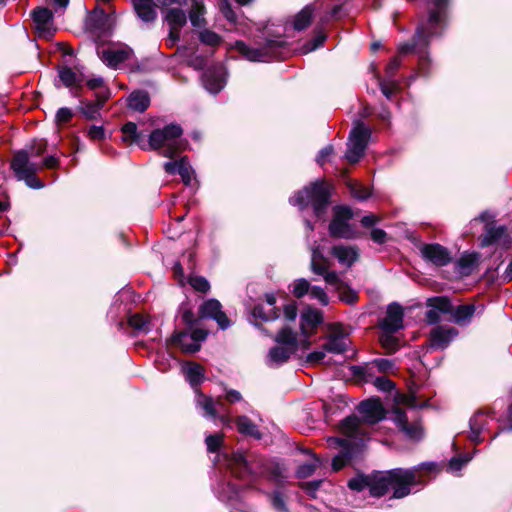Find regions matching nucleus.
I'll use <instances>...</instances> for the list:
<instances>
[{
    "mask_svg": "<svg viewBox=\"0 0 512 512\" xmlns=\"http://www.w3.org/2000/svg\"><path fill=\"white\" fill-rule=\"evenodd\" d=\"M205 86L212 93H218L223 88L222 80L213 75L205 74Z\"/></svg>",
    "mask_w": 512,
    "mask_h": 512,
    "instance_id": "e2e57ef3",
    "label": "nucleus"
},
{
    "mask_svg": "<svg viewBox=\"0 0 512 512\" xmlns=\"http://www.w3.org/2000/svg\"><path fill=\"white\" fill-rule=\"evenodd\" d=\"M393 334L394 333L382 331L379 335V342L388 355L394 354L399 349V339Z\"/></svg>",
    "mask_w": 512,
    "mask_h": 512,
    "instance_id": "a19ab883",
    "label": "nucleus"
},
{
    "mask_svg": "<svg viewBox=\"0 0 512 512\" xmlns=\"http://www.w3.org/2000/svg\"><path fill=\"white\" fill-rule=\"evenodd\" d=\"M137 16L146 23L154 22L157 18L155 0H132Z\"/></svg>",
    "mask_w": 512,
    "mask_h": 512,
    "instance_id": "412c9836",
    "label": "nucleus"
},
{
    "mask_svg": "<svg viewBox=\"0 0 512 512\" xmlns=\"http://www.w3.org/2000/svg\"><path fill=\"white\" fill-rule=\"evenodd\" d=\"M222 305L217 299L205 300L199 306V319H213L216 314L221 310Z\"/></svg>",
    "mask_w": 512,
    "mask_h": 512,
    "instance_id": "c9c22d12",
    "label": "nucleus"
},
{
    "mask_svg": "<svg viewBox=\"0 0 512 512\" xmlns=\"http://www.w3.org/2000/svg\"><path fill=\"white\" fill-rule=\"evenodd\" d=\"M457 335L458 330L456 328L438 325L430 331L428 343L429 346L435 350H444Z\"/></svg>",
    "mask_w": 512,
    "mask_h": 512,
    "instance_id": "f3484780",
    "label": "nucleus"
},
{
    "mask_svg": "<svg viewBox=\"0 0 512 512\" xmlns=\"http://www.w3.org/2000/svg\"><path fill=\"white\" fill-rule=\"evenodd\" d=\"M111 97L110 88H105L95 93V100L81 99L79 106L77 107L78 112L89 121L98 120L101 118V109L105 103Z\"/></svg>",
    "mask_w": 512,
    "mask_h": 512,
    "instance_id": "ddd939ff",
    "label": "nucleus"
},
{
    "mask_svg": "<svg viewBox=\"0 0 512 512\" xmlns=\"http://www.w3.org/2000/svg\"><path fill=\"white\" fill-rule=\"evenodd\" d=\"M335 441L342 449L340 454L348 459H353L359 450V444L349 439L336 438Z\"/></svg>",
    "mask_w": 512,
    "mask_h": 512,
    "instance_id": "c03bdc74",
    "label": "nucleus"
},
{
    "mask_svg": "<svg viewBox=\"0 0 512 512\" xmlns=\"http://www.w3.org/2000/svg\"><path fill=\"white\" fill-rule=\"evenodd\" d=\"M58 77L61 83L67 87L72 88L76 86L77 83V75L76 73L68 66L58 67Z\"/></svg>",
    "mask_w": 512,
    "mask_h": 512,
    "instance_id": "a18cd8bd",
    "label": "nucleus"
},
{
    "mask_svg": "<svg viewBox=\"0 0 512 512\" xmlns=\"http://www.w3.org/2000/svg\"><path fill=\"white\" fill-rule=\"evenodd\" d=\"M178 168V175H180L183 183L189 185L191 183V166L189 165L187 156L182 157V164Z\"/></svg>",
    "mask_w": 512,
    "mask_h": 512,
    "instance_id": "338daca9",
    "label": "nucleus"
},
{
    "mask_svg": "<svg viewBox=\"0 0 512 512\" xmlns=\"http://www.w3.org/2000/svg\"><path fill=\"white\" fill-rule=\"evenodd\" d=\"M206 12L203 2L198 0H192V5L189 11V19L193 27L202 28L205 27L207 21L203 17Z\"/></svg>",
    "mask_w": 512,
    "mask_h": 512,
    "instance_id": "473e14b6",
    "label": "nucleus"
},
{
    "mask_svg": "<svg viewBox=\"0 0 512 512\" xmlns=\"http://www.w3.org/2000/svg\"><path fill=\"white\" fill-rule=\"evenodd\" d=\"M164 19L169 27L183 28L187 23V15L181 8H169Z\"/></svg>",
    "mask_w": 512,
    "mask_h": 512,
    "instance_id": "e433bc0d",
    "label": "nucleus"
},
{
    "mask_svg": "<svg viewBox=\"0 0 512 512\" xmlns=\"http://www.w3.org/2000/svg\"><path fill=\"white\" fill-rule=\"evenodd\" d=\"M228 468L231 474L239 480H257L258 472L255 468V460L247 459L244 452L238 450L227 456Z\"/></svg>",
    "mask_w": 512,
    "mask_h": 512,
    "instance_id": "9b49d317",
    "label": "nucleus"
},
{
    "mask_svg": "<svg viewBox=\"0 0 512 512\" xmlns=\"http://www.w3.org/2000/svg\"><path fill=\"white\" fill-rule=\"evenodd\" d=\"M186 379L193 388H196L205 379L204 367L196 362H190L186 369Z\"/></svg>",
    "mask_w": 512,
    "mask_h": 512,
    "instance_id": "f704fd0d",
    "label": "nucleus"
},
{
    "mask_svg": "<svg viewBox=\"0 0 512 512\" xmlns=\"http://www.w3.org/2000/svg\"><path fill=\"white\" fill-rule=\"evenodd\" d=\"M326 262L327 260L323 256V254H321L317 250L313 251V257L311 261V270L313 271V273L320 276L324 275L327 271Z\"/></svg>",
    "mask_w": 512,
    "mask_h": 512,
    "instance_id": "49530a36",
    "label": "nucleus"
},
{
    "mask_svg": "<svg viewBox=\"0 0 512 512\" xmlns=\"http://www.w3.org/2000/svg\"><path fill=\"white\" fill-rule=\"evenodd\" d=\"M128 324H129V326H131L133 329H135L137 331H145V332L149 331V328H148L149 321L144 315H142L140 313H135V314L130 315L128 317Z\"/></svg>",
    "mask_w": 512,
    "mask_h": 512,
    "instance_id": "603ef678",
    "label": "nucleus"
},
{
    "mask_svg": "<svg viewBox=\"0 0 512 512\" xmlns=\"http://www.w3.org/2000/svg\"><path fill=\"white\" fill-rule=\"evenodd\" d=\"M379 87L382 92V94L388 99L392 100L396 91L399 89L398 82L391 80V81H379Z\"/></svg>",
    "mask_w": 512,
    "mask_h": 512,
    "instance_id": "bf43d9fd",
    "label": "nucleus"
},
{
    "mask_svg": "<svg viewBox=\"0 0 512 512\" xmlns=\"http://www.w3.org/2000/svg\"><path fill=\"white\" fill-rule=\"evenodd\" d=\"M347 188L351 196L358 201H365L371 196V190L355 181H348Z\"/></svg>",
    "mask_w": 512,
    "mask_h": 512,
    "instance_id": "79ce46f5",
    "label": "nucleus"
},
{
    "mask_svg": "<svg viewBox=\"0 0 512 512\" xmlns=\"http://www.w3.org/2000/svg\"><path fill=\"white\" fill-rule=\"evenodd\" d=\"M422 479L417 475V469L394 468L390 473V489L392 499H402L408 496L412 488L422 484Z\"/></svg>",
    "mask_w": 512,
    "mask_h": 512,
    "instance_id": "1a4fd4ad",
    "label": "nucleus"
},
{
    "mask_svg": "<svg viewBox=\"0 0 512 512\" xmlns=\"http://www.w3.org/2000/svg\"><path fill=\"white\" fill-rule=\"evenodd\" d=\"M207 445V451L210 453H216L220 450L223 440L221 435L211 434L205 439Z\"/></svg>",
    "mask_w": 512,
    "mask_h": 512,
    "instance_id": "69168bd1",
    "label": "nucleus"
},
{
    "mask_svg": "<svg viewBox=\"0 0 512 512\" xmlns=\"http://www.w3.org/2000/svg\"><path fill=\"white\" fill-rule=\"evenodd\" d=\"M331 255L334 256L339 263L352 266L357 261L359 254L355 247H346L344 245H335L331 248Z\"/></svg>",
    "mask_w": 512,
    "mask_h": 512,
    "instance_id": "393cba45",
    "label": "nucleus"
},
{
    "mask_svg": "<svg viewBox=\"0 0 512 512\" xmlns=\"http://www.w3.org/2000/svg\"><path fill=\"white\" fill-rule=\"evenodd\" d=\"M314 6L306 5L294 17L293 28L296 31H303L308 28L312 22Z\"/></svg>",
    "mask_w": 512,
    "mask_h": 512,
    "instance_id": "2f4dec72",
    "label": "nucleus"
},
{
    "mask_svg": "<svg viewBox=\"0 0 512 512\" xmlns=\"http://www.w3.org/2000/svg\"><path fill=\"white\" fill-rule=\"evenodd\" d=\"M297 350L285 346H274L269 350V357L271 361L277 364L286 363L292 354Z\"/></svg>",
    "mask_w": 512,
    "mask_h": 512,
    "instance_id": "58836bf2",
    "label": "nucleus"
},
{
    "mask_svg": "<svg viewBox=\"0 0 512 512\" xmlns=\"http://www.w3.org/2000/svg\"><path fill=\"white\" fill-rule=\"evenodd\" d=\"M219 10L227 21L232 24L237 23V15L229 0H219Z\"/></svg>",
    "mask_w": 512,
    "mask_h": 512,
    "instance_id": "13d9d810",
    "label": "nucleus"
},
{
    "mask_svg": "<svg viewBox=\"0 0 512 512\" xmlns=\"http://www.w3.org/2000/svg\"><path fill=\"white\" fill-rule=\"evenodd\" d=\"M371 137V130L364 122L358 120L349 133V141L355 148L366 149Z\"/></svg>",
    "mask_w": 512,
    "mask_h": 512,
    "instance_id": "4be33fe9",
    "label": "nucleus"
},
{
    "mask_svg": "<svg viewBox=\"0 0 512 512\" xmlns=\"http://www.w3.org/2000/svg\"><path fill=\"white\" fill-rule=\"evenodd\" d=\"M274 341L281 346L293 348L294 350H297L298 348V339L296 333H294L290 326H284L281 328L274 338Z\"/></svg>",
    "mask_w": 512,
    "mask_h": 512,
    "instance_id": "72a5a7b5",
    "label": "nucleus"
},
{
    "mask_svg": "<svg viewBox=\"0 0 512 512\" xmlns=\"http://www.w3.org/2000/svg\"><path fill=\"white\" fill-rule=\"evenodd\" d=\"M484 229L485 234L480 238V246L482 248L497 243L502 237L507 235V227L505 225L495 227L492 223H487Z\"/></svg>",
    "mask_w": 512,
    "mask_h": 512,
    "instance_id": "b1692460",
    "label": "nucleus"
},
{
    "mask_svg": "<svg viewBox=\"0 0 512 512\" xmlns=\"http://www.w3.org/2000/svg\"><path fill=\"white\" fill-rule=\"evenodd\" d=\"M133 53L132 49L104 50L103 61L112 68H116L120 63L128 60Z\"/></svg>",
    "mask_w": 512,
    "mask_h": 512,
    "instance_id": "bb28decb",
    "label": "nucleus"
},
{
    "mask_svg": "<svg viewBox=\"0 0 512 512\" xmlns=\"http://www.w3.org/2000/svg\"><path fill=\"white\" fill-rule=\"evenodd\" d=\"M234 422L240 434L250 436L256 440L262 439L263 434L249 417L245 415L237 416Z\"/></svg>",
    "mask_w": 512,
    "mask_h": 512,
    "instance_id": "a878e982",
    "label": "nucleus"
},
{
    "mask_svg": "<svg viewBox=\"0 0 512 512\" xmlns=\"http://www.w3.org/2000/svg\"><path fill=\"white\" fill-rule=\"evenodd\" d=\"M324 321L323 312L319 309L307 306L300 315V323L316 329Z\"/></svg>",
    "mask_w": 512,
    "mask_h": 512,
    "instance_id": "7c9ffc66",
    "label": "nucleus"
},
{
    "mask_svg": "<svg viewBox=\"0 0 512 512\" xmlns=\"http://www.w3.org/2000/svg\"><path fill=\"white\" fill-rule=\"evenodd\" d=\"M488 413L489 412L484 409H479L470 418L469 426L471 434L469 438L474 444H480L483 442V438H481L480 435L487 424L486 416L488 415Z\"/></svg>",
    "mask_w": 512,
    "mask_h": 512,
    "instance_id": "aec40b11",
    "label": "nucleus"
},
{
    "mask_svg": "<svg viewBox=\"0 0 512 512\" xmlns=\"http://www.w3.org/2000/svg\"><path fill=\"white\" fill-rule=\"evenodd\" d=\"M183 128L178 123H170L163 128L153 129L148 135V145L151 151H158L163 157L174 159L189 145L187 139L182 138Z\"/></svg>",
    "mask_w": 512,
    "mask_h": 512,
    "instance_id": "7ed1b4c3",
    "label": "nucleus"
},
{
    "mask_svg": "<svg viewBox=\"0 0 512 512\" xmlns=\"http://www.w3.org/2000/svg\"><path fill=\"white\" fill-rule=\"evenodd\" d=\"M272 507L278 512H289L282 493L278 490L268 493Z\"/></svg>",
    "mask_w": 512,
    "mask_h": 512,
    "instance_id": "864d4df0",
    "label": "nucleus"
},
{
    "mask_svg": "<svg viewBox=\"0 0 512 512\" xmlns=\"http://www.w3.org/2000/svg\"><path fill=\"white\" fill-rule=\"evenodd\" d=\"M430 3L433 5V8L428 12L427 26L423 23L419 24L411 41L401 43L398 46V54L406 55L414 52L416 48H419L418 53H421L422 49H427L430 38L436 33L434 29H436L446 17L450 0H431Z\"/></svg>",
    "mask_w": 512,
    "mask_h": 512,
    "instance_id": "f03ea898",
    "label": "nucleus"
},
{
    "mask_svg": "<svg viewBox=\"0 0 512 512\" xmlns=\"http://www.w3.org/2000/svg\"><path fill=\"white\" fill-rule=\"evenodd\" d=\"M336 291L339 294V299L348 305H355L359 300L357 291L346 282L339 284V287H336Z\"/></svg>",
    "mask_w": 512,
    "mask_h": 512,
    "instance_id": "ea45409f",
    "label": "nucleus"
},
{
    "mask_svg": "<svg viewBox=\"0 0 512 512\" xmlns=\"http://www.w3.org/2000/svg\"><path fill=\"white\" fill-rule=\"evenodd\" d=\"M354 214L352 209L346 205H336L333 207V218L328 225L329 236L333 239L353 240L360 237L350 220Z\"/></svg>",
    "mask_w": 512,
    "mask_h": 512,
    "instance_id": "0eeeda50",
    "label": "nucleus"
},
{
    "mask_svg": "<svg viewBox=\"0 0 512 512\" xmlns=\"http://www.w3.org/2000/svg\"><path fill=\"white\" fill-rule=\"evenodd\" d=\"M31 18L38 31H45L46 25L53 20V13L47 7H36L31 11Z\"/></svg>",
    "mask_w": 512,
    "mask_h": 512,
    "instance_id": "c756f323",
    "label": "nucleus"
},
{
    "mask_svg": "<svg viewBox=\"0 0 512 512\" xmlns=\"http://www.w3.org/2000/svg\"><path fill=\"white\" fill-rule=\"evenodd\" d=\"M421 257L436 267H443L452 262L451 252L439 243H425L420 248Z\"/></svg>",
    "mask_w": 512,
    "mask_h": 512,
    "instance_id": "4468645a",
    "label": "nucleus"
},
{
    "mask_svg": "<svg viewBox=\"0 0 512 512\" xmlns=\"http://www.w3.org/2000/svg\"><path fill=\"white\" fill-rule=\"evenodd\" d=\"M358 412L361 414L363 423L374 425L385 418L386 411L380 398H369L358 405Z\"/></svg>",
    "mask_w": 512,
    "mask_h": 512,
    "instance_id": "2eb2a0df",
    "label": "nucleus"
},
{
    "mask_svg": "<svg viewBox=\"0 0 512 512\" xmlns=\"http://www.w3.org/2000/svg\"><path fill=\"white\" fill-rule=\"evenodd\" d=\"M314 462H307L298 466L296 470V477L298 479H306L314 474L317 467L320 466L321 460L316 454H312Z\"/></svg>",
    "mask_w": 512,
    "mask_h": 512,
    "instance_id": "37998d69",
    "label": "nucleus"
},
{
    "mask_svg": "<svg viewBox=\"0 0 512 512\" xmlns=\"http://www.w3.org/2000/svg\"><path fill=\"white\" fill-rule=\"evenodd\" d=\"M251 315L255 319L254 325L263 329L262 323L268 322V314L264 310V306L262 304H255L251 310Z\"/></svg>",
    "mask_w": 512,
    "mask_h": 512,
    "instance_id": "6e6d98bb",
    "label": "nucleus"
},
{
    "mask_svg": "<svg viewBox=\"0 0 512 512\" xmlns=\"http://www.w3.org/2000/svg\"><path fill=\"white\" fill-rule=\"evenodd\" d=\"M151 103L150 95L146 90H134L127 98V106L133 111L143 113Z\"/></svg>",
    "mask_w": 512,
    "mask_h": 512,
    "instance_id": "5701e85b",
    "label": "nucleus"
},
{
    "mask_svg": "<svg viewBox=\"0 0 512 512\" xmlns=\"http://www.w3.org/2000/svg\"><path fill=\"white\" fill-rule=\"evenodd\" d=\"M335 325L339 328V332L336 335L330 336L329 341L323 345V349L330 353L342 354L347 350V346L339 340L343 336L341 324L337 323Z\"/></svg>",
    "mask_w": 512,
    "mask_h": 512,
    "instance_id": "4c0bfd02",
    "label": "nucleus"
},
{
    "mask_svg": "<svg viewBox=\"0 0 512 512\" xmlns=\"http://www.w3.org/2000/svg\"><path fill=\"white\" fill-rule=\"evenodd\" d=\"M199 40L201 43L212 47L219 46L222 42L221 36L209 29H204L200 32Z\"/></svg>",
    "mask_w": 512,
    "mask_h": 512,
    "instance_id": "3c124183",
    "label": "nucleus"
},
{
    "mask_svg": "<svg viewBox=\"0 0 512 512\" xmlns=\"http://www.w3.org/2000/svg\"><path fill=\"white\" fill-rule=\"evenodd\" d=\"M362 423L360 417L353 413L342 419L338 428L340 433L348 438L363 437L365 433L361 427Z\"/></svg>",
    "mask_w": 512,
    "mask_h": 512,
    "instance_id": "a211bd4d",
    "label": "nucleus"
},
{
    "mask_svg": "<svg viewBox=\"0 0 512 512\" xmlns=\"http://www.w3.org/2000/svg\"><path fill=\"white\" fill-rule=\"evenodd\" d=\"M403 319V307L397 302H392L387 306L386 316L379 321L378 327L384 332L396 333L403 328Z\"/></svg>",
    "mask_w": 512,
    "mask_h": 512,
    "instance_id": "dca6fc26",
    "label": "nucleus"
},
{
    "mask_svg": "<svg viewBox=\"0 0 512 512\" xmlns=\"http://www.w3.org/2000/svg\"><path fill=\"white\" fill-rule=\"evenodd\" d=\"M74 116L73 111L67 107H61L57 110L55 115V122L57 125L68 124Z\"/></svg>",
    "mask_w": 512,
    "mask_h": 512,
    "instance_id": "0e129e2a",
    "label": "nucleus"
},
{
    "mask_svg": "<svg viewBox=\"0 0 512 512\" xmlns=\"http://www.w3.org/2000/svg\"><path fill=\"white\" fill-rule=\"evenodd\" d=\"M426 305L438 309L440 313L450 314L453 322L460 326L468 324L476 311L474 304H461L454 307L448 296L430 297Z\"/></svg>",
    "mask_w": 512,
    "mask_h": 512,
    "instance_id": "6e6552de",
    "label": "nucleus"
},
{
    "mask_svg": "<svg viewBox=\"0 0 512 512\" xmlns=\"http://www.w3.org/2000/svg\"><path fill=\"white\" fill-rule=\"evenodd\" d=\"M188 283L195 291L201 293H207L211 288L209 281L203 276H190Z\"/></svg>",
    "mask_w": 512,
    "mask_h": 512,
    "instance_id": "5fc2aeb1",
    "label": "nucleus"
},
{
    "mask_svg": "<svg viewBox=\"0 0 512 512\" xmlns=\"http://www.w3.org/2000/svg\"><path fill=\"white\" fill-rule=\"evenodd\" d=\"M327 39V35L324 31V28L320 25H317L314 29V35L311 39L306 41L302 47L300 48L301 54H308L319 47H321Z\"/></svg>",
    "mask_w": 512,
    "mask_h": 512,
    "instance_id": "cd10ccee",
    "label": "nucleus"
},
{
    "mask_svg": "<svg viewBox=\"0 0 512 512\" xmlns=\"http://www.w3.org/2000/svg\"><path fill=\"white\" fill-rule=\"evenodd\" d=\"M390 473L391 470H373L369 474L357 472L354 477L348 480L347 487L355 492H362L365 488H368L371 497L381 498L390 490Z\"/></svg>",
    "mask_w": 512,
    "mask_h": 512,
    "instance_id": "39448f33",
    "label": "nucleus"
},
{
    "mask_svg": "<svg viewBox=\"0 0 512 512\" xmlns=\"http://www.w3.org/2000/svg\"><path fill=\"white\" fill-rule=\"evenodd\" d=\"M407 438L413 441H419L423 437V428L419 423H407L401 429Z\"/></svg>",
    "mask_w": 512,
    "mask_h": 512,
    "instance_id": "de8ad7c7",
    "label": "nucleus"
},
{
    "mask_svg": "<svg viewBox=\"0 0 512 512\" xmlns=\"http://www.w3.org/2000/svg\"><path fill=\"white\" fill-rule=\"evenodd\" d=\"M258 47H249L244 41L237 40L235 49L248 61L271 62L285 60L289 54L288 42L283 39H272L269 36L258 43Z\"/></svg>",
    "mask_w": 512,
    "mask_h": 512,
    "instance_id": "20e7f679",
    "label": "nucleus"
},
{
    "mask_svg": "<svg viewBox=\"0 0 512 512\" xmlns=\"http://www.w3.org/2000/svg\"><path fill=\"white\" fill-rule=\"evenodd\" d=\"M122 132V141L129 145L132 139L137 135L138 127L135 122L128 121L120 128Z\"/></svg>",
    "mask_w": 512,
    "mask_h": 512,
    "instance_id": "4d7b16f0",
    "label": "nucleus"
},
{
    "mask_svg": "<svg viewBox=\"0 0 512 512\" xmlns=\"http://www.w3.org/2000/svg\"><path fill=\"white\" fill-rule=\"evenodd\" d=\"M365 149L355 148V145H350L345 153V158L350 164H355L363 157Z\"/></svg>",
    "mask_w": 512,
    "mask_h": 512,
    "instance_id": "774afa93",
    "label": "nucleus"
},
{
    "mask_svg": "<svg viewBox=\"0 0 512 512\" xmlns=\"http://www.w3.org/2000/svg\"><path fill=\"white\" fill-rule=\"evenodd\" d=\"M373 384L378 390L383 392H391L396 387L395 382L386 376L376 377Z\"/></svg>",
    "mask_w": 512,
    "mask_h": 512,
    "instance_id": "680f3d73",
    "label": "nucleus"
},
{
    "mask_svg": "<svg viewBox=\"0 0 512 512\" xmlns=\"http://www.w3.org/2000/svg\"><path fill=\"white\" fill-rule=\"evenodd\" d=\"M333 190V184L324 178L317 179L297 190L293 197L289 199V203L297 206L300 210H304L310 205L315 217L321 219L325 216L331 204Z\"/></svg>",
    "mask_w": 512,
    "mask_h": 512,
    "instance_id": "f257e3e1",
    "label": "nucleus"
},
{
    "mask_svg": "<svg viewBox=\"0 0 512 512\" xmlns=\"http://www.w3.org/2000/svg\"><path fill=\"white\" fill-rule=\"evenodd\" d=\"M10 169L14 172L16 179L24 181L29 188L42 189L45 186L44 182L37 176V171L40 170L39 165L30 161L26 149H20L13 153Z\"/></svg>",
    "mask_w": 512,
    "mask_h": 512,
    "instance_id": "423d86ee",
    "label": "nucleus"
},
{
    "mask_svg": "<svg viewBox=\"0 0 512 512\" xmlns=\"http://www.w3.org/2000/svg\"><path fill=\"white\" fill-rule=\"evenodd\" d=\"M479 257L478 252L463 253L456 261V266L460 269L461 275H470L472 270L478 265Z\"/></svg>",
    "mask_w": 512,
    "mask_h": 512,
    "instance_id": "c85d7f7f",
    "label": "nucleus"
},
{
    "mask_svg": "<svg viewBox=\"0 0 512 512\" xmlns=\"http://www.w3.org/2000/svg\"><path fill=\"white\" fill-rule=\"evenodd\" d=\"M47 148L48 142L46 139H33L25 149L28 151L29 156L40 157L47 151Z\"/></svg>",
    "mask_w": 512,
    "mask_h": 512,
    "instance_id": "09e8293b",
    "label": "nucleus"
},
{
    "mask_svg": "<svg viewBox=\"0 0 512 512\" xmlns=\"http://www.w3.org/2000/svg\"><path fill=\"white\" fill-rule=\"evenodd\" d=\"M109 16L104 9L93 10L86 19L85 26L91 33L102 34L108 29Z\"/></svg>",
    "mask_w": 512,
    "mask_h": 512,
    "instance_id": "6ab92c4d",
    "label": "nucleus"
},
{
    "mask_svg": "<svg viewBox=\"0 0 512 512\" xmlns=\"http://www.w3.org/2000/svg\"><path fill=\"white\" fill-rule=\"evenodd\" d=\"M255 468L258 472L257 479L265 477L268 481L274 483L277 488L284 486L287 474L283 464L277 461L259 458L255 459Z\"/></svg>",
    "mask_w": 512,
    "mask_h": 512,
    "instance_id": "f8f14e48",
    "label": "nucleus"
},
{
    "mask_svg": "<svg viewBox=\"0 0 512 512\" xmlns=\"http://www.w3.org/2000/svg\"><path fill=\"white\" fill-rule=\"evenodd\" d=\"M208 337V331L203 328H191L181 331H174L167 340V345L179 347L182 352L193 354L200 350V342Z\"/></svg>",
    "mask_w": 512,
    "mask_h": 512,
    "instance_id": "9d476101",
    "label": "nucleus"
},
{
    "mask_svg": "<svg viewBox=\"0 0 512 512\" xmlns=\"http://www.w3.org/2000/svg\"><path fill=\"white\" fill-rule=\"evenodd\" d=\"M310 288L309 281L305 278H300L295 281L292 293L296 298L300 299L310 291Z\"/></svg>",
    "mask_w": 512,
    "mask_h": 512,
    "instance_id": "052dcab7",
    "label": "nucleus"
},
{
    "mask_svg": "<svg viewBox=\"0 0 512 512\" xmlns=\"http://www.w3.org/2000/svg\"><path fill=\"white\" fill-rule=\"evenodd\" d=\"M199 399L198 403L199 405L205 410L206 415L215 419L217 417V410L215 408V402L212 397L206 396L203 393L198 394Z\"/></svg>",
    "mask_w": 512,
    "mask_h": 512,
    "instance_id": "8fccbe9b",
    "label": "nucleus"
}]
</instances>
